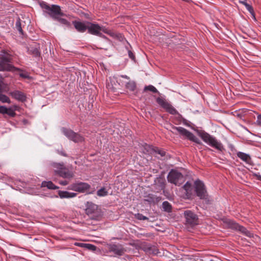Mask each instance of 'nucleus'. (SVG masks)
<instances>
[{"mask_svg":"<svg viewBox=\"0 0 261 261\" xmlns=\"http://www.w3.org/2000/svg\"><path fill=\"white\" fill-rule=\"evenodd\" d=\"M39 5L43 10L44 12L47 14L54 20L58 21L67 27L70 26V22L63 17L65 15L62 12L59 6L56 5H49L43 1L40 2Z\"/></svg>","mask_w":261,"mask_h":261,"instance_id":"1","label":"nucleus"},{"mask_svg":"<svg viewBox=\"0 0 261 261\" xmlns=\"http://www.w3.org/2000/svg\"><path fill=\"white\" fill-rule=\"evenodd\" d=\"M50 167L55 174L58 175L62 177L71 178L74 177V173L72 171H69L63 162H52L50 164Z\"/></svg>","mask_w":261,"mask_h":261,"instance_id":"2","label":"nucleus"},{"mask_svg":"<svg viewBox=\"0 0 261 261\" xmlns=\"http://www.w3.org/2000/svg\"><path fill=\"white\" fill-rule=\"evenodd\" d=\"M88 32L92 35L98 36L99 37L105 38V36L101 33H103L108 34L113 37H116V34L111 30H108L104 27H101L97 23H94L88 21Z\"/></svg>","mask_w":261,"mask_h":261,"instance_id":"3","label":"nucleus"},{"mask_svg":"<svg viewBox=\"0 0 261 261\" xmlns=\"http://www.w3.org/2000/svg\"><path fill=\"white\" fill-rule=\"evenodd\" d=\"M197 133L202 140L211 147L221 151L224 149L223 144L216 138L204 131L198 130Z\"/></svg>","mask_w":261,"mask_h":261,"instance_id":"4","label":"nucleus"},{"mask_svg":"<svg viewBox=\"0 0 261 261\" xmlns=\"http://www.w3.org/2000/svg\"><path fill=\"white\" fill-rule=\"evenodd\" d=\"M172 128L173 130H176L178 134L181 136L185 139H187L198 144H202L198 138H197L195 136H194L193 134L188 130L186 128L180 126H173Z\"/></svg>","mask_w":261,"mask_h":261,"instance_id":"5","label":"nucleus"},{"mask_svg":"<svg viewBox=\"0 0 261 261\" xmlns=\"http://www.w3.org/2000/svg\"><path fill=\"white\" fill-rule=\"evenodd\" d=\"M169 182L177 186L182 184L184 181L183 175L175 170H171L167 176Z\"/></svg>","mask_w":261,"mask_h":261,"instance_id":"6","label":"nucleus"},{"mask_svg":"<svg viewBox=\"0 0 261 261\" xmlns=\"http://www.w3.org/2000/svg\"><path fill=\"white\" fill-rule=\"evenodd\" d=\"M63 134L69 140L74 142H80L84 140V138L82 136L77 133L74 132L70 129H68L65 127H63L61 129Z\"/></svg>","mask_w":261,"mask_h":261,"instance_id":"7","label":"nucleus"},{"mask_svg":"<svg viewBox=\"0 0 261 261\" xmlns=\"http://www.w3.org/2000/svg\"><path fill=\"white\" fill-rule=\"evenodd\" d=\"M195 185L197 196L201 199L208 200V195L203 183L200 180H196L195 182Z\"/></svg>","mask_w":261,"mask_h":261,"instance_id":"8","label":"nucleus"},{"mask_svg":"<svg viewBox=\"0 0 261 261\" xmlns=\"http://www.w3.org/2000/svg\"><path fill=\"white\" fill-rule=\"evenodd\" d=\"M90 187V186L87 183L77 182L70 185L68 189L80 193H84L88 191Z\"/></svg>","mask_w":261,"mask_h":261,"instance_id":"9","label":"nucleus"},{"mask_svg":"<svg viewBox=\"0 0 261 261\" xmlns=\"http://www.w3.org/2000/svg\"><path fill=\"white\" fill-rule=\"evenodd\" d=\"M11 58L9 56L2 57L0 59V71H12L15 67L12 65Z\"/></svg>","mask_w":261,"mask_h":261,"instance_id":"10","label":"nucleus"},{"mask_svg":"<svg viewBox=\"0 0 261 261\" xmlns=\"http://www.w3.org/2000/svg\"><path fill=\"white\" fill-rule=\"evenodd\" d=\"M228 223L229 227L232 229L240 231L241 233H242L243 234H245V236L249 238H252L253 237V233L248 230L246 228L239 225L234 221L231 220H229L228 221Z\"/></svg>","mask_w":261,"mask_h":261,"instance_id":"11","label":"nucleus"},{"mask_svg":"<svg viewBox=\"0 0 261 261\" xmlns=\"http://www.w3.org/2000/svg\"><path fill=\"white\" fill-rule=\"evenodd\" d=\"M156 102L160 106L165 109L166 111L170 114L172 115L178 114V113L176 109L165 99L158 97L156 99Z\"/></svg>","mask_w":261,"mask_h":261,"instance_id":"12","label":"nucleus"},{"mask_svg":"<svg viewBox=\"0 0 261 261\" xmlns=\"http://www.w3.org/2000/svg\"><path fill=\"white\" fill-rule=\"evenodd\" d=\"M184 216L186 219V222L190 226H193L198 224V219L197 215L191 211H186Z\"/></svg>","mask_w":261,"mask_h":261,"instance_id":"13","label":"nucleus"},{"mask_svg":"<svg viewBox=\"0 0 261 261\" xmlns=\"http://www.w3.org/2000/svg\"><path fill=\"white\" fill-rule=\"evenodd\" d=\"M108 247L110 252H113L117 255H122L125 251V249L120 244H109Z\"/></svg>","mask_w":261,"mask_h":261,"instance_id":"14","label":"nucleus"},{"mask_svg":"<svg viewBox=\"0 0 261 261\" xmlns=\"http://www.w3.org/2000/svg\"><path fill=\"white\" fill-rule=\"evenodd\" d=\"M88 21H73L72 23L76 30L77 31L80 33H84L88 29Z\"/></svg>","mask_w":261,"mask_h":261,"instance_id":"15","label":"nucleus"},{"mask_svg":"<svg viewBox=\"0 0 261 261\" xmlns=\"http://www.w3.org/2000/svg\"><path fill=\"white\" fill-rule=\"evenodd\" d=\"M11 95L16 100L21 101H24L26 100V96L23 93L19 91H15L10 93Z\"/></svg>","mask_w":261,"mask_h":261,"instance_id":"16","label":"nucleus"},{"mask_svg":"<svg viewBox=\"0 0 261 261\" xmlns=\"http://www.w3.org/2000/svg\"><path fill=\"white\" fill-rule=\"evenodd\" d=\"M237 154L238 158H239L247 164L249 165L252 164V162L251 157L249 154L240 151L237 152Z\"/></svg>","mask_w":261,"mask_h":261,"instance_id":"17","label":"nucleus"},{"mask_svg":"<svg viewBox=\"0 0 261 261\" xmlns=\"http://www.w3.org/2000/svg\"><path fill=\"white\" fill-rule=\"evenodd\" d=\"M145 149H146L147 151L149 153H151V151H153L160 154L161 156H164L165 155V151L158 148H153L152 147L146 145L145 147Z\"/></svg>","mask_w":261,"mask_h":261,"instance_id":"18","label":"nucleus"},{"mask_svg":"<svg viewBox=\"0 0 261 261\" xmlns=\"http://www.w3.org/2000/svg\"><path fill=\"white\" fill-rule=\"evenodd\" d=\"M145 251L150 254H153L156 255L159 253V250L154 246H151L150 245H147L144 247Z\"/></svg>","mask_w":261,"mask_h":261,"instance_id":"19","label":"nucleus"},{"mask_svg":"<svg viewBox=\"0 0 261 261\" xmlns=\"http://www.w3.org/2000/svg\"><path fill=\"white\" fill-rule=\"evenodd\" d=\"M59 195L61 198H69L74 197L76 196V194L74 193L69 192L67 191H59Z\"/></svg>","mask_w":261,"mask_h":261,"instance_id":"20","label":"nucleus"},{"mask_svg":"<svg viewBox=\"0 0 261 261\" xmlns=\"http://www.w3.org/2000/svg\"><path fill=\"white\" fill-rule=\"evenodd\" d=\"M245 1H245V0H244V1H239V3L242 4H243V5H244L245 6L246 9L251 13L253 18L255 20L256 18H255V14H254V10H253V7L251 5H249L248 4H247Z\"/></svg>","mask_w":261,"mask_h":261,"instance_id":"21","label":"nucleus"},{"mask_svg":"<svg viewBox=\"0 0 261 261\" xmlns=\"http://www.w3.org/2000/svg\"><path fill=\"white\" fill-rule=\"evenodd\" d=\"M97 208V206L92 203H88L87 207L86 209V214L88 215H91L94 213V211Z\"/></svg>","mask_w":261,"mask_h":261,"instance_id":"22","label":"nucleus"},{"mask_svg":"<svg viewBox=\"0 0 261 261\" xmlns=\"http://www.w3.org/2000/svg\"><path fill=\"white\" fill-rule=\"evenodd\" d=\"M41 187H47L49 189L56 190L59 188L58 187L55 186L51 181H43L41 184Z\"/></svg>","mask_w":261,"mask_h":261,"instance_id":"23","label":"nucleus"},{"mask_svg":"<svg viewBox=\"0 0 261 261\" xmlns=\"http://www.w3.org/2000/svg\"><path fill=\"white\" fill-rule=\"evenodd\" d=\"M125 88L130 91L134 92L137 89L136 83L133 81H129L126 83Z\"/></svg>","mask_w":261,"mask_h":261,"instance_id":"24","label":"nucleus"},{"mask_svg":"<svg viewBox=\"0 0 261 261\" xmlns=\"http://www.w3.org/2000/svg\"><path fill=\"white\" fill-rule=\"evenodd\" d=\"M160 197H156L153 194H149L145 196V200L150 203H154L160 201Z\"/></svg>","mask_w":261,"mask_h":261,"instance_id":"25","label":"nucleus"},{"mask_svg":"<svg viewBox=\"0 0 261 261\" xmlns=\"http://www.w3.org/2000/svg\"><path fill=\"white\" fill-rule=\"evenodd\" d=\"M182 189L185 191L186 195L188 196L191 194L192 191V185L189 182H187L182 187Z\"/></svg>","mask_w":261,"mask_h":261,"instance_id":"26","label":"nucleus"},{"mask_svg":"<svg viewBox=\"0 0 261 261\" xmlns=\"http://www.w3.org/2000/svg\"><path fill=\"white\" fill-rule=\"evenodd\" d=\"M162 206L164 211L167 212H171L172 211V206L168 201H164L162 203Z\"/></svg>","mask_w":261,"mask_h":261,"instance_id":"27","label":"nucleus"},{"mask_svg":"<svg viewBox=\"0 0 261 261\" xmlns=\"http://www.w3.org/2000/svg\"><path fill=\"white\" fill-rule=\"evenodd\" d=\"M28 52L30 54H31L35 57L40 56V52L37 48L30 47L28 48Z\"/></svg>","mask_w":261,"mask_h":261,"instance_id":"28","label":"nucleus"},{"mask_svg":"<svg viewBox=\"0 0 261 261\" xmlns=\"http://www.w3.org/2000/svg\"><path fill=\"white\" fill-rule=\"evenodd\" d=\"M17 108V107L15 106L13 108H8V112L6 114L11 117H14L16 115L15 111Z\"/></svg>","mask_w":261,"mask_h":261,"instance_id":"29","label":"nucleus"},{"mask_svg":"<svg viewBox=\"0 0 261 261\" xmlns=\"http://www.w3.org/2000/svg\"><path fill=\"white\" fill-rule=\"evenodd\" d=\"M0 101L3 103L6 102L10 103L11 101L9 98L6 95L0 94Z\"/></svg>","mask_w":261,"mask_h":261,"instance_id":"30","label":"nucleus"},{"mask_svg":"<svg viewBox=\"0 0 261 261\" xmlns=\"http://www.w3.org/2000/svg\"><path fill=\"white\" fill-rule=\"evenodd\" d=\"M97 195L98 196H105L108 195V191L104 188H102L97 192Z\"/></svg>","mask_w":261,"mask_h":261,"instance_id":"31","label":"nucleus"},{"mask_svg":"<svg viewBox=\"0 0 261 261\" xmlns=\"http://www.w3.org/2000/svg\"><path fill=\"white\" fill-rule=\"evenodd\" d=\"M144 91L149 90L153 93H158V90L152 85L145 86L144 89Z\"/></svg>","mask_w":261,"mask_h":261,"instance_id":"32","label":"nucleus"},{"mask_svg":"<svg viewBox=\"0 0 261 261\" xmlns=\"http://www.w3.org/2000/svg\"><path fill=\"white\" fill-rule=\"evenodd\" d=\"M135 217H136V218H137V219L140 220H145L148 219V218L147 217H146V216H144L142 214H139V213L136 214Z\"/></svg>","mask_w":261,"mask_h":261,"instance_id":"33","label":"nucleus"},{"mask_svg":"<svg viewBox=\"0 0 261 261\" xmlns=\"http://www.w3.org/2000/svg\"><path fill=\"white\" fill-rule=\"evenodd\" d=\"M16 28L20 34H23V31L21 28V23L19 20H17L16 22Z\"/></svg>","mask_w":261,"mask_h":261,"instance_id":"34","label":"nucleus"},{"mask_svg":"<svg viewBox=\"0 0 261 261\" xmlns=\"http://www.w3.org/2000/svg\"><path fill=\"white\" fill-rule=\"evenodd\" d=\"M85 248L89 250L95 251L96 249V247L95 245L91 244H87Z\"/></svg>","mask_w":261,"mask_h":261,"instance_id":"35","label":"nucleus"},{"mask_svg":"<svg viewBox=\"0 0 261 261\" xmlns=\"http://www.w3.org/2000/svg\"><path fill=\"white\" fill-rule=\"evenodd\" d=\"M8 108L5 106H0V113L3 114H6L8 112Z\"/></svg>","mask_w":261,"mask_h":261,"instance_id":"36","label":"nucleus"},{"mask_svg":"<svg viewBox=\"0 0 261 261\" xmlns=\"http://www.w3.org/2000/svg\"><path fill=\"white\" fill-rule=\"evenodd\" d=\"M128 56L129 57L133 60H135V55H134V54L130 51V50H129L128 51Z\"/></svg>","mask_w":261,"mask_h":261,"instance_id":"37","label":"nucleus"},{"mask_svg":"<svg viewBox=\"0 0 261 261\" xmlns=\"http://www.w3.org/2000/svg\"><path fill=\"white\" fill-rule=\"evenodd\" d=\"M256 123L258 125L261 126V115H258L256 120Z\"/></svg>","mask_w":261,"mask_h":261,"instance_id":"38","label":"nucleus"},{"mask_svg":"<svg viewBox=\"0 0 261 261\" xmlns=\"http://www.w3.org/2000/svg\"><path fill=\"white\" fill-rule=\"evenodd\" d=\"M57 151L58 153H59V154H60V155H61L62 156H67V154L63 150H58Z\"/></svg>","mask_w":261,"mask_h":261,"instance_id":"39","label":"nucleus"},{"mask_svg":"<svg viewBox=\"0 0 261 261\" xmlns=\"http://www.w3.org/2000/svg\"><path fill=\"white\" fill-rule=\"evenodd\" d=\"M76 245L78 246H80V247H83V248H85L86 247V245H87V244L86 243H76L75 244Z\"/></svg>","mask_w":261,"mask_h":261,"instance_id":"40","label":"nucleus"},{"mask_svg":"<svg viewBox=\"0 0 261 261\" xmlns=\"http://www.w3.org/2000/svg\"><path fill=\"white\" fill-rule=\"evenodd\" d=\"M60 184L63 186H66L68 185V182L67 180H62L59 182Z\"/></svg>","mask_w":261,"mask_h":261,"instance_id":"41","label":"nucleus"},{"mask_svg":"<svg viewBox=\"0 0 261 261\" xmlns=\"http://www.w3.org/2000/svg\"><path fill=\"white\" fill-rule=\"evenodd\" d=\"M100 217V216H96V217H95L94 216H92V217H91V219L98 220L99 219Z\"/></svg>","mask_w":261,"mask_h":261,"instance_id":"42","label":"nucleus"},{"mask_svg":"<svg viewBox=\"0 0 261 261\" xmlns=\"http://www.w3.org/2000/svg\"><path fill=\"white\" fill-rule=\"evenodd\" d=\"M122 78H124V79H127V80H129V77L126 75H122L121 76Z\"/></svg>","mask_w":261,"mask_h":261,"instance_id":"43","label":"nucleus"},{"mask_svg":"<svg viewBox=\"0 0 261 261\" xmlns=\"http://www.w3.org/2000/svg\"><path fill=\"white\" fill-rule=\"evenodd\" d=\"M260 179H261V176H260Z\"/></svg>","mask_w":261,"mask_h":261,"instance_id":"44","label":"nucleus"}]
</instances>
